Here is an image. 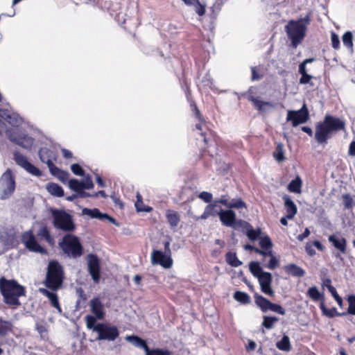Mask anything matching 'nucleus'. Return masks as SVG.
<instances>
[{
	"label": "nucleus",
	"instance_id": "f257e3e1",
	"mask_svg": "<svg viewBox=\"0 0 355 355\" xmlns=\"http://www.w3.org/2000/svg\"><path fill=\"white\" fill-rule=\"evenodd\" d=\"M345 123L340 119L326 114L322 121L315 125L314 138L320 145L327 144L337 132L345 130Z\"/></svg>",
	"mask_w": 355,
	"mask_h": 355
},
{
	"label": "nucleus",
	"instance_id": "f03ea898",
	"mask_svg": "<svg viewBox=\"0 0 355 355\" xmlns=\"http://www.w3.org/2000/svg\"><path fill=\"white\" fill-rule=\"evenodd\" d=\"M0 290L5 303L19 306V297L25 295L24 288L15 280H8L5 277L0 279Z\"/></svg>",
	"mask_w": 355,
	"mask_h": 355
},
{
	"label": "nucleus",
	"instance_id": "7ed1b4c3",
	"mask_svg": "<svg viewBox=\"0 0 355 355\" xmlns=\"http://www.w3.org/2000/svg\"><path fill=\"white\" fill-rule=\"evenodd\" d=\"M311 17L309 13L304 17L297 20H291L286 26V31L291 41L293 47L296 48L303 40L306 35L307 26L310 24Z\"/></svg>",
	"mask_w": 355,
	"mask_h": 355
},
{
	"label": "nucleus",
	"instance_id": "20e7f679",
	"mask_svg": "<svg viewBox=\"0 0 355 355\" xmlns=\"http://www.w3.org/2000/svg\"><path fill=\"white\" fill-rule=\"evenodd\" d=\"M64 280V271L62 266L57 261H49L47 267L45 286L52 290L60 288Z\"/></svg>",
	"mask_w": 355,
	"mask_h": 355
},
{
	"label": "nucleus",
	"instance_id": "39448f33",
	"mask_svg": "<svg viewBox=\"0 0 355 355\" xmlns=\"http://www.w3.org/2000/svg\"><path fill=\"white\" fill-rule=\"evenodd\" d=\"M51 213L53 225L55 229L64 232H72L76 230V225L69 213L58 209H51Z\"/></svg>",
	"mask_w": 355,
	"mask_h": 355
},
{
	"label": "nucleus",
	"instance_id": "423d86ee",
	"mask_svg": "<svg viewBox=\"0 0 355 355\" xmlns=\"http://www.w3.org/2000/svg\"><path fill=\"white\" fill-rule=\"evenodd\" d=\"M64 253L70 258L76 259L83 254V246L79 238L75 235L67 234L59 243Z\"/></svg>",
	"mask_w": 355,
	"mask_h": 355
},
{
	"label": "nucleus",
	"instance_id": "0eeeda50",
	"mask_svg": "<svg viewBox=\"0 0 355 355\" xmlns=\"http://www.w3.org/2000/svg\"><path fill=\"white\" fill-rule=\"evenodd\" d=\"M6 135L11 142L28 150L32 148L35 141L34 138L19 129L7 128Z\"/></svg>",
	"mask_w": 355,
	"mask_h": 355
},
{
	"label": "nucleus",
	"instance_id": "6e6552de",
	"mask_svg": "<svg viewBox=\"0 0 355 355\" xmlns=\"http://www.w3.org/2000/svg\"><path fill=\"white\" fill-rule=\"evenodd\" d=\"M15 178L10 169H7L0 178V200L9 199L15 191Z\"/></svg>",
	"mask_w": 355,
	"mask_h": 355
},
{
	"label": "nucleus",
	"instance_id": "1a4fd4ad",
	"mask_svg": "<svg viewBox=\"0 0 355 355\" xmlns=\"http://www.w3.org/2000/svg\"><path fill=\"white\" fill-rule=\"evenodd\" d=\"M218 217L221 223L225 226L238 230L250 227V224L241 219H236L235 211L232 209H219Z\"/></svg>",
	"mask_w": 355,
	"mask_h": 355
},
{
	"label": "nucleus",
	"instance_id": "9d476101",
	"mask_svg": "<svg viewBox=\"0 0 355 355\" xmlns=\"http://www.w3.org/2000/svg\"><path fill=\"white\" fill-rule=\"evenodd\" d=\"M95 331L98 334V340L114 341L119 336L117 327L106 322L98 323Z\"/></svg>",
	"mask_w": 355,
	"mask_h": 355
},
{
	"label": "nucleus",
	"instance_id": "9b49d317",
	"mask_svg": "<svg viewBox=\"0 0 355 355\" xmlns=\"http://www.w3.org/2000/svg\"><path fill=\"white\" fill-rule=\"evenodd\" d=\"M21 242L31 252L40 253L41 254H47V250L38 243L35 235L31 231L25 232L21 234Z\"/></svg>",
	"mask_w": 355,
	"mask_h": 355
},
{
	"label": "nucleus",
	"instance_id": "f8f14e48",
	"mask_svg": "<svg viewBox=\"0 0 355 355\" xmlns=\"http://www.w3.org/2000/svg\"><path fill=\"white\" fill-rule=\"evenodd\" d=\"M309 119V111L305 104L299 110H288L287 112L286 121H291L293 127L306 123Z\"/></svg>",
	"mask_w": 355,
	"mask_h": 355
},
{
	"label": "nucleus",
	"instance_id": "ddd939ff",
	"mask_svg": "<svg viewBox=\"0 0 355 355\" xmlns=\"http://www.w3.org/2000/svg\"><path fill=\"white\" fill-rule=\"evenodd\" d=\"M13 155V159L15 163L26 171L28 173L36 177L42 176V173L41 171L37 167L30 163L26 156L18 151H15Z\"/></svg>",
	"mask_w": 355,
	"mask_h": 355
},
{
	"label": "nucleus",
	"instance_id": "4468645a",
	"mask_svg": "<svg viewBox=\"0 0 355 355\" xmlns=\"http://www.w3.org/2000/svg\"><path fill=\"white\" fill-rule=\"evenodd\" d=\"M87 269L93 281L98 283L101 279V261L98 257L94 254H89L87 257Z\"/></svg>",
	"mask_w": 355,
	"mask_h": 355
},
{
	"label": "nucleus",
	"instance_id": "2eb2a0df",
	"mask_svg": "<svg viewBox=\"0 0 355 355\" xmlns=\"http://www.w3.org/2000/svg\"><path fill=\"white\" fill-rule=\"evenodd\" d=\"M151 263L153 265H160L164 268H171L173 266V259L171 255L154 250L151 254Z\"/></svg>",
	"mask_w": 355,
	"mask_h": 355
},
{
	"label": "nucleus",
	"instance_id": "dca6fc26",
	"mask_svg": "<svg viewBox=\"0 0 355 355\" xmlns=\"http://www.w3.org/2000/svg\"><path fill=\"white\" fill-rule=\"evenodd\" d=\"M260 285L261 291L266 295L269 296H274L275 291L271 287L272 277L271 273L268 272H262L261 275L257 277Z\"/></svg>",
	"mask_w": 355,
	"mask_h": 355
},
{
	"label": "nucleus",
	"instance_id": "f3484780",
	"mask_svg": "<svg viewBox=\"0 0 355 355\" xmlns=\"http://www.w3.org/2000/svg\"><path fill=\"white\" fill-rule=\"evenodd\" d=\"M0 117L4 119L13 128H17L23 123V119L18 114L10 112L7 110L0 108Z\"/></svg>",
	"mask_w": 355,
	"mask_h": 355
},
{
	"label": "nucleus",
	"instance_id": "a211bd4d",
	"mask_svg": "<svg viewBox=\"0 0 355 355\" xmlns=\"http://www.w3.org/2000/svg\"><path fill=\"white\" fill-rule=\"evenodd\" d=\"M91 311L98 320H102L105 316L104 306L98 297H95L89 303Z\"/></svg>",
	"mask_w": 355,
	"mask_h": 355
},
{
	"label": "nucleus",
	"instance_id": "6ab92c4d",
	"mask_svg": "<svg viewBox=\"0 0 355 355\" xmlns=\"http://www.w3.org/2000/svg\"><path fill=\"white\" fill-rule=\"evenodd\" d=\"M328 240L340 253L345 254L346 252L347 240L345 238L331 234L329 236Z\"/></svg>",
	"mask_w": 355,
	"mask_h": 355
},
{
	"label": "nucleus",
	"instance_id": "aec40b11",
	"mask_svg": "<svg viewBox=\"0 0 355 355\" xmlns=\"http://www.w3.org/2000/svg\"><path fill=\"white\" fill-rule=\"evenodd\" d=\"M217 207L218 206L214 202L209 203L205 207L202 214L200 216L195 217L194 219L196 220H205L210 216H218L219 210L216 209Z\"/></svg>",
	"mask_w": 355,
	"mask_h": 355
},
{
	"label": "nucleus",
	"instance_id": "412c9836",
	"mask_svg": "<svg viewBox=\"0 0 355 355\" xmlns=\"http://www.w3.org/2000/svg\"><path fill=\"white\" fill-rule=\"evenodd\" d=\"M248 98L254 104L256 108L260 112H266L269 109L275 107V105L269 101H260L254 97L253 96H249Z\"/></svg>",
	"mask_w": 355,
	"mask_h": 355
},
{
	"label": "nucleus",
	"instance_id": "4be33fe9",
	"mask_svg": "<svg viewBox=\"0 0 355 355\" xmlns=\"http://www.w3.org/2000/svg\"><path fill=\"white\" fill-rule=\"evenodd\" d=\"M283 200L286 209L287 218L289 219L293 218L297 211V206L288 196H283Z\"/></svg>",
	"mask_w": 355,
	"mask_h": 355
},
{
	"label": "nucleus",
	"instance_id": "5701e85b",
	"mask_svg": "<svg viewBox=\"0 0 355 355\" xmlns=\"http://www.w3.org/2000/svg\"><path fill=\"white\" fill-rule=\"evenodd\" d=\"M125 340L133 345L135 347L143 349L145 351L146 354L150 349L147 345L146 342L137 336H127L125 337Z\"/></svg>",
	"mask_w": 355,
	"mask_h": 355
},
{
	"label": "nucleus",
	"instance_id": "b1692460",
	"mask_svg": "<svg viewBox=\"0 0 355 355\" xmlns=\"http://www.w3.org/2000/svg\"><path fill=\"white\" fill-rule=\"evenodd\" d=\"M40 291L44 295L47 297L51 302V305L55 307L60 313H62V309L60 306L58 297L56 293L51 292L46 288H40Z\"/></svg>",
	"mask_w": 355,
	"mask_h": 355
},
{
	"label": "nucleus",
	"instance_id": "393cba45",
	"mask_svg": "<svg viewBox=\"0 0 355 355\" xmlns=\"http://www.w3.org/2000/svg\"><path fill=\"white\" fill-rule=\"evenodd\" d=\"M39 157L40 160L46 164V165L52 163V159L54 157L53 152L48 148L43 147L39 150Z\"/></svg>",
	"mask_w": 355,
	"mask_h": 355
},
{
	"label": "nucleus",
	"instance_id": "a878e982",
	"mask_svg": "<svg viewBox=\"0 0 355 355\" xmlns=\"http://www.w3.org/2000/svg\"><path fill=\"white\" fill-rule=\"evenodd\" d=\"M284 270L286 272L294 277H301L305 275L304 270L295 263H290L285 266Z\"/></svg>",
	"mask_w": 355,
	"mask_h": 355
},
{
	"label": "nucleus",
	"instance_id": "bb28decb",
	"mask_svg": "<svg viewBox=\"0 0 355 355\" xmlns=\"http://www.w3.org/2000/svg\"><path fill=\"white\" fill-rule=\"evenodd\" d=\"M255 304L260 308L263 312H267L269 311L270 302L268 300L265 298L258 293L254 295Z\"/></svg>",
	"mask_w": 355,
	"mask_h": 355
},
{
	"label": "nucleus",
	"instance_id": "cd10ccee",
	"mask_svg": "<svg viewBox=\"0 0 355 355\" xmlns=\"http://www.w3.org/2000/svg\"><path fill=\"white\" fill-rule=\"evenodd\" d=\"M47 191L52 196L55 197H62L64 196V190L62 187L56 183H49L46 187Z\"/></svg>",
	"mask_w": 355,
	"mask_h": 355
},
{
	"label": "nucleus",
	"instance_id": "c85d7f7f",
	"mask_svg": "<svg viewBox=\"0 0 355 355\" xmlns=\"http://www.w3.org/2000/svg\"><path fill=\"white\" fill-rule=\"evenodd\" d=\"M166 217L171 227L178 226L180 222V216L173 210H168L166 213Z\"/></svg>",
	"mask_w": 355,
	"mask_h": 355
},
{
	"label": "nucleus",
	"instance_id": "c756f323",
	"mask_svg": "<svg viewBox=\"0 0 355 355\" xmlns=\"http://www.w3.org/2000/svg\"><path fill=\"white\" fill-rule=\"evenodd\" d=\"M343 45L348 49L350 53H353V35L351 31H347L342 37Z\"/></svg>",
	"mask_w": 355,
	"mask_h": 355
},
{
	"label": "nucleus",
	"instance_id": "7c9ffc66",
	"mask_svg": "<svg viewBox=\"0 0 355 355\" xmlns=\"http://www.w3.org/2000/svg\"><path fill=\"white\" fill-rule=\"evenodd\" d=\"M302 182L301 178L299 176H297L295 179L293 180L288 185V189L289 191L300 193L302 190Z\"/></svg>",
	"mask_w": 355,
	"mask_h": 355
},
{
	"label": "nucleus",
	"instance_id": "2f4dec72",
	"mask_svg": "<svg viewBox=\"0 0 355 355\" xmlns=\"http://www.w3.org/2000/svg\"><path fill=\"white\" fill-rule=\"evenodd\" d=\"M225 260L232 267H239L242 265V262L238 259L235 252H228L225 255Z\"/></svg>",
	"mask_w": 355,
	"mask_h": 355
},
{
	"label": "nucleus",
	"instance_id": "473e14b6",
	"mask_svg": "<svg viewBox=\"0 0 355 355\" xmlns=\"http://www.w3.org/2000/svg\"><path fill=\"white\" fill-rule=\"evenodd\" d=\"M276 347L279 350L289 352L291 349L289 337L284 335L282 339L276 343Z\"/></svg>",
	"mask_w": 355,
	"mask_h": 355
},
{
	"label": "nucleus",
	"instance_id": "72a5a7b5",
	"mask_svg": "<svg viewBox=\"0 0 355 355\" xmlns=\"http://www.w3.org/2000/svg\"><path fill=\"white\" fill-rule=\"evenodd\" d=\"M82 212L83 215H87L92 218H98L99 220H103L104 214L101 213L98 209L95 208L91 209L88 208H84Z\"/></svg>",
	"mask_w": 355,
	"mask_h": 355
},
{
	"label": "nucleus",
	"instance_id": "f704fd0d",
	"mask_svg": "<svg viewBox=\"0 0 355 355\" xmlns=\"http://www.w3.org/2000/svg\"><path fill=\"white\" fill-rule=\"evenodd\" d=\"M12 324L8 320H4L0 317V336H5L11 331Z\"/></svg>",
	"mask_w": 355,
	"mask_h": 355
},
{
	"label": "nucleus",
	"instance_id": "c9c22d12",
	"mask_svg": "<svg viewBox=\"0 0 355 355\" xmlns=\"http://www.w3.org/2000/svg\"><path fill=\"white\" fill-rule=\"evenodd\" d=\"M245 229L248 230L247 236L250 241H254L261 237V230L260 228L254 230L250 225V227H245Z\"/></svg>",
	"mask_w": 355,
	"mask_h": 355
},
{
	"label": "nucleus",
	"instance_id": "e433bc0d",
	"mask_svg": "<svg viewBox=\"0 0 355 355\" xmlns=\"http://www.w3.org/2000/svg\"><path fill=\"white\" fill-rule=\"evenodd\" d=\"M234 298L243 304H247L250 302V297L244 292L236 291L234 294Z\"/></svg>",
	"mask_w": 355,
	"mask_h": 355
},
{
	"label": "nucleus",
	"instance_id": "4c0bfd02",
	"mask_svg": "<svg viewBox=\"0 0 355 355\" xmlns=\"http://www.w3.org/2000/svg\"><path fill=\"white\" fill-rule=\"evenodd\" d=\"M37 236L41 239H44L48 243H51L53 239L50 234L48 228L46 226L41 227L37 231Z\"/></svg>",
	"mask_w": 355,
	"mask_h": 355
},
{
	"label": "nucleus",
	"instance_id": "58836bf2",
	"mask_svg": "<svg viewBox=\"0 0 355 355\" xmlns=\"http://www.w3.org/2000/svg\"><path fill=\"white\" fill-rule=\"evenodd\" d=\"M249 269L252 274L257 278L259 276V275H261L262 272H265L263 271L259 263L256 261H252L249 264Z\"/></svg>",
	"mask_w": 355,
	"mask_h": 355
},
{
	"label": "nucleus",
	"instance_id": "ea45409f",
	"mask_svg": "<svg viewBox=\"0 0 355 355\" xmlns=\"http://www.w3.org/2000/svg\"><path fill=\"white\" fill-rule=\"evenodd\" d=\"M196 128L199 131V134L200 138L203 140L205 144H209V143L211 141V132H204L202 131V125L200 123H198L196 125Z\"/></svg>",
	"mask_w": 355,
	"mask_h": 355
},
{
	"label": "nucleus",
	"instance_id": "a19ab883",
	"mask_svg": "<svg viewBox=\"0 0 355 355\" xmlns=\"http://www.w3.org/2000/svg\"><path fill=\"white\" fill-rule=\"evenodd\" d=\"M135 205L137 211L149 212L152 209L151 207L144 206L142 197L139 195V193L137 194V201Z\"/></svg>",
	"mask_w": 355,
	"mask_h": 355
},
{
	"label": "nucleus",
	"instance_id": "79ce46f5",
	"mask_svg": "<svg viewBox=\"0 0 355 355\" xmlns=\"http://www.w3.org/2000/svg\"><path fill=\"white\" fill-rule=\"evenodd\" d=\"M83 182H80L77 179H71L69 181V188L78 193L83 190Z\"/></svg>",
	"mask_w": 355,
	"mask_h": 355
},
{
	"label": "nucleus",
	"instance_id": "37998d69",
	"mask_svg": "<svg viewBox=\"0 0 355 355\" xmlns=\"http://www.w3.org/2000/svg\"><path fill=\"white\" fill-rule=\"evenodd\" d=\"M284 155V151L283 145L282 144H278L276 146L275 151L273 153V156L277 161L281 162L285 159Z\"/></svg>",
	"mask_w": 355,
	"mask_h": 355
},
{
	"label": "nucleus",
	"instance_id": "c03bdc74",
	"mask_svg": "<svg viewBox=\"0 0 355 355\" xmlns=\"http://www.w3.org/2000/svg\"><path fill=\"white\" fill-rule=\"evenodd\" d=\"M307 295L314 301H318L322 298V295L319 292L316 286H312L309 288Z\"/></svg>",
	"mask_w": 355,
	"mask_h": 355
},
{
	"label": "nucleus",
	"instance_id": "a18cd8bd",
	"mask_svg": "<svg viewBox=\"0 0 355 355\" xmlns=\"http://www.w3.org/2000/svg\"><path fill=\"white\" fill-rule=\"evenodd\" d=\"M246 208L245 202L240 198H234L230 202V209Z\"/></svg>",
	"mask_w": 355,
	"mask_h": 355
},
{
	"label": "nucleus",
	"instance_id": "49530a36",
	"mask_svg": "<svg viewBox=\"0 0 355 355\" xmlns=\"http://www.w3.org/2000/svg\"><path fill=\"white\" fill-rule=\"evenodd\" d=\"M277 317L264 316L262 325L267 329H271L274 327V324L278 321Z\"/></svg>",
	"mask_w": 355,
	"mask_h": 355
},
{
	"label": "nucleus",
	"instance_id": "de8ad7c7",
	"mask_svg": "<svg viewBox=\"0 0 355 355\" xmlns=\"http://www.w3.org/2000/svg\"><path fill=\"white\" fill-rule=\"evenodd\" d=\"M259 245L263 250H269L272 248V243L268 236H261L259 239Z\"/></svg>",
	"mask_w": 355,
	"mask_h": 355
},
{
	"label": "nucleus",
	"instance_id": "09e8293b",
	"mask_svg": "<svg viewBox=\"0 0 355 355\" xmlns=\"http://www.w3.org/2000/svg\"><path fill=\"white\" fill-rule=\"evenodd\" d=\"M347 302L349 306L347 311L345 312L347 314L355 315V295H352L347 297Z\"/></svg>",
	"mask_w": 355,
	"mask_h": 355
},
{
	"label": "nucleus",
	"instance_id": "8fccbe9b",
	"mask_svg": "<svg viewBox=\"0 0 355 355\" xmlns=\"http://www.w3.org/2000/svg\"><path fill=\"white\" fill-rule=\"evenodd\" d=\"M96 319L97 318L95 315H88L85 317L87 327L89 329H92L94 331H95V328L96 327Z\"/></svg>",
	"mask_w": 355,
	"mask_h": 355
},
{
	"label": "nucleus",
	"instance_id": "3c124183",
	"mask_svg": "<svg viewBox=\"0 0 355 355\" xmlns=\"http://www.w3.org/2000/svg\"><path fill=\"white\" fill-rule=\"evenodd\" d=\"M190 6H194L195 11L198 15L202 16L205 13V6L200 3L198 0Z\"/></svg>",
	"mask_w": 355,
	"mask_h": 355
},
{
	"label": "nucleus",
	"instance_id": "603ef678",
	"mask_svg": "<svg viewBox=\"0 0 355 355\" xmlns=\"http://www.w3.org/2000/svg\"><path fill=\"white\" fill-rule=\"evenodd\" d=\"M269 311L277 313L280 315H285V309L279 304L270 302Z\"/></svg>",
	"mask_w": 355,
	"mask_h": 355
},
{
	"label": "nucleus",
	"instance_id": "864d4df0",
	"mask_svg": "<svg viewBox=\"0 0 355 355\" xmlns=\"http://www.w3.org/2000/svg\"><path fill=\"white\" fill-rule=\"evenodd\" d=\"M146 355H171V353L166 349H149Z\"/></svg>",
	"mask_w": 355,
	"mask_h": 355
},
{
	"label": "nucleus",
	"instance_id": "5fc2aeb1",
	"mask_svg": "<svg viewBox=\"0 0 355 355\" xmlns=\"http://www.w3.org/2000/svg\"><path fill=\"white\" fill-rule=\"evenodd\" d=\"M329 291L331 293L332 296L334 297L335 300L337 302L338 304L342 307L343 306V300L338 294L336 288L333 286H329Z\"/></svg>",
	"mask_w": 355,
	"mask_h": 355
},
{
	"label": "nucleus",
	"instance_id": "6e6d98bb",
	"mask_svg": "<svg viewBox=\"0 0 355 355\" xmlns=\"http://www.w3.org/2000/svg\"><path fill=\"white\" fill-rule=\"evenodd\" d=\"M71 170L76 175L85 176V171L78 164H73Z\"/></svg>",
	"mask_w": 355,
	"mask_h": 355
},
{
	"label": "nucleus",
	"instance_id": "4d7b16f0",
	"mask_svg": "<svg viewBox=\"0 0 355 355\" xmlns=\"http://www.w3.org/2000/svg\"><path fill=\"white\" fill-rule=\"evenodd\" d=\"M331 40L332 47L336 50L340 48V40L338 35L334 32L331 34Z\"/></svg>",
	"mask_w": 355,
	"mask_h": 355
},
{
	"label": "nucleus",
	"instance_id": "13d9d810",
	"mask_svg": "<svg viewBox=\"0 0 355 355\" xmlns=\"http://www.w3.org/2000/svg\"><path fill=\"white\" fill-rule=\"evenodd\" d=\"M345 208L350 209L353 206V199L349 194H345L343 196Z\"/></svg>",
	"mask_w": 355,
	"mask_h": 355
},
{
	"label": "nucleus",
	"instance_id": "bf43d9fd",
	"mask_svg": "<svg viewBox=\"0 0 355 355\" xmlns=\"http://www.w3.org/2000/svg\"><path fill=\"white\" fill-rule=\"evenodd\" d=\"M279 266V261L278 259L272 254V256H270V259L268 263V265L266 266V267L268 268V269H270V270H274L275 268H277Z\"/></svg>",
	"mask_w": 355,
	"mask_h": 355
},
{
	"label": "nucleus",
	"instance_id": "052dcab7",
	"mask_svg": "<svg viewBox=\"0 0 355 355\" xmlns=\"http://www.w3.org/2000/svg\"><path fill=\"white\" fill-rule=\"evenodd\" d=\"M199 198L205 202H211L212 200V194L207 191H202L198 195Z\"/></svg>",
	"mask_w": 355,
	"mask_h": 355
},
{
	"label": "nucleus",
	"instance_id": "680f3d73",
	"mask_svg": "<svg viewBox=\"0 0 355 355\" xmlns=\"http://www.w3.org/2000/svg\"><path fill=\"white\" fill-rule=\"evenodd\" d=\"M85 178V181L83 182V190L93 189L94 185V183L92 182L91 177L89 175H87Z\"/></svg>",
	"mask_w": 355,
	"mask_h": 355
},
{
	"label": "nucleus",
	"instance_id": "e2e57ef3",
	"mask_svg": "<svg viewBox=\"0 0 355 355\" xmlns=\"http://www.w3.org/2000/svg\"><path fill=\"white\" fill-rule=\"evenodd\" d=\"M324 315L329 318H333L335 316L346 315V313H338L336 308L327 309V312L324 313Z\"/></svg>",
	"mask_w": 355,
	"mask_h": 355
},
{
	"label": "nucleus",
	"instance_id": "0e129e2a",
	"mask_svg": "<svg viewBox=\"0 0 355 355\" xmlns=\"http://www.w3.org/2000/svg\"><path fill=\"white\" fill-rule=\"evenodd\" d=\"M47 166L51 175H53L55 177H57L59 175L60 172L62 171L58 168L56 166H55L53 162L50 163Z\"/></svg>",
	"mask_w": 355,
	"mask_h": 355
},
{
	"label": "nucleus",
	"instance_id": "69168bd1",
	"mask_svg": "<svg viewBox=\"0 0 355 355\" xmlns=\"http://www.w3.org/2000/svg\"><path fill=\"white\" fill-rule=\"evenodd\" d=\"M230 202L225 196H222L220 198L216 199L214 202L218 206V204H222L225 206L227 209L230 208Z\"/></svg>",
	"mask_w": 355,
	"mask_h": 355
},
{
	"label": "nucleus",
	"instance_id": "338daca9",
	"mask_svg": "<svg viewBox=\"0 0 355 355\" xmlns=\"http://www.w3.org/2000/svg\"><path fill=\"white\" fill-rule=\"evenodd\" d=\"M69 177V173L68 172L62 171L56 178H58L62 182L65 183L68 180Z\"/></svg>",
	"mask_w": 355,
	"mask_h": 355
},
{
	"label": "nucleus",
	"instance_id": "774afa93",
	"mask_svg": "<svg viewBox=\"0 0 355 355\" xmlns=\"http://www.w3.org/2000/svg\"><path fill=\"white\" fill-rule=\"evenodd\" d=\"M313 78V76L306 73L304 75H302L300 79V83L302 85L307 84L309 83V81Z\"/></svg>",
	"mask_w": 355,
	"mask_h": 355
}]
</instances>
